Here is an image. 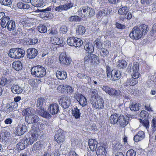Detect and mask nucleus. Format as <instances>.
<instances>
[{
	"label": "nucleus",
	"mask_w": 156,
	"mask_h": 156,
	"mask_svg": "<svg viewBox=\"0 0 156 156\" xmlns=\"http://www.w3.org/2000/svg\"><path fill=\"white\" fill-rule=\"evenodd\" d=\"M79 103L80 104L82 107L86 106L87 105V100L86 98L82 94H80V97L79 96Z\"/></svg>",
	"instance_id": "2f4dec72"
},
{
	"label": "nucleus",
	"mask_w": 156,
	"mask_h": 156,
	"mask_svg": "<svg viewBox=\"0 0 156 156\" xmlns=\"http://www.w3.org/2000/svg\"><path fill=\"white\" fill-rule=\"evenodd\" d=\"M123 146L122 144L120 143H116L115 145H114V150H115L116 151H119L120 150H122Z\"/></svg>",
	"instance_id": "4d7b16f0"
},
{
	"label": "nucleus",
	"mask_w": 156,
	"mask_h": 156,
	"mask_svg": "<svg viewBox=\"0 0 156 156\" xmlns=\"http://www.w3.org/2000/svg\"><path fill=\"white\" fill-rule=\"evenodd\" d=\"M102 90L106 93L111 96H114L118 98L121 93L120 91L116 90L113 88H110L107 85H104L102 87Z\"/></svg>",
	"instance_id": "39448f33"
},
{
	"label": "nucleus",
	"mask_w": 156,
	"mask_h": 156,
	"mask_svg": "<svg viewBox=\"0 0 156 156\" xmlns=\"http://www.w3.org/2000/svg\"><path fill=\"white\" fill-rule=\"evenodd\" d=\"M140 104L136 101H133L131 104L130 108L131 111H139L140 109Z\"/></svg>",
	"instance_id": "c85d7f7f"
},
{
	"label": "nucleus",
	"mask_w": 156,
	"mask_h": 156,
	"mask_svg": "<svg viewBox=\"0 0 156 156\" xmlns=\"http://www.w3.org/2000/svg\"><path fill=\"white\" fill-rule=\"evenodd\" d=\"M38 42V40L35 38H30L27 40V44L28 45H32L36 44Z\"/></svg>",
	"instance_id": "864d4df0"
},
{
	"label": "nucleus",
	"mask_w": 156,
	"mask_h": 156,
	"mask_svg": "<svg viewBox=\"0 0 156 156\" xmlns=\"http://www.w3.org/2000/svg\"><path fill=\"white\" fill-rule=\"evenodd\" d=\"M138 28L140 30L143 35H145L147 33L148 30V26L145 24L141 25L138 27Z\"/></svg>",
	"instance_id": "c03bdc74"
},
{
	"label": "nucleus",
	"mask_w": 156,
	"mask_h": 156,
	"mask_svg": "<svg viewBox=\"0 0 156 156\" xmlns=\"http://www.w3.org/2000/svg\"><path fill=\"white\" fill-rule=\"evenodd\" d=\"M51 10V8L50 7H48L47 8L43 9H38L37 10L38 12H41L40 14L41 16H43V17H46L47 18L51 19L53 17V14L49 12Z\"/></svg>",
	"instance_id": "1a4fd4ad"
},
{
	"label": "nucleus",
	"mask_w": 156,
	"mask_h": 156,
	"mask_svg": "<svg viewBox=\"0 0 156 156\" xmlns=\"http://www.w3.org/2000/svg\"><path fill=\"white\" fill-rule=\"evenodd\" d=\"M85 64L90 63L91 65H96L99 62L98 57L94 54H88L86 55L84 59Z\"/></svg>",
	"instance_id": "20e7f679"
},
{
	"label": "nucleus",
	"mask_w": 156,
	"mask_h": 156,
	"mask_svg": "<svg viewBox=\"0 0 156 156\" xmlns=\"http://www.w3.org/2000/svg\"><path fill=\"white\" fill-rule=\"evenodd\" d=\"M13 81V80L11 78L7 79L2 77L1 80H0V85L7 87L10 84H11Z\"/></svg>",
	"instance_id": "412c9836"
},
{
	"label": "nucleus",
	"mask_w": 156,
	"mask_h": 156,
	"mask_svg": "<svg viewBox=\"0 0 156 156\" xmlns=\"http://www.w3.org/2000/svg\"><path fill=\"white\" fill-rule=\"evenodd\" d=\"M113 69L112 70L111 67L108 66H106V72L107 74V77L110 78L112 74Z\"/></svg>",
	"instance_id": "09e8293b"
},
{
	"label": "nucleus",
	"mask_w": 156,
	"mask_h": 156,
	"mask_svg": "<svg viewBox=\"0 0 156 156\" xmlns=\"http://www.w3.org/2000/svg\"><path fill=\"white\" fill-rule=\"evenodd\" d=\"M148 112L145 110H142L140 114V118L145 120L148 117Z\"/></svg>",
	"instance_id": "5fc2aeb1"
},
{
	"label": "nucleus",
	"mask_w": 156,
	"mask_h": 156,
	"mask_svg": "<svg viewBox=\"0 0 156 156\" xmlns=\"http://www.w3.org/2000/svg\"><path fill=\"white\" fill-rule=\"evenodd\" d=\"M48 111L52 115L57 114L59 111V105L55 103L52 104L49 106Z\"/></svg>",
	"instance_id": "2eb2a0df"
},
{
	"label": "nucleus",
	"mask_w": 156,
	"mask_h": 156,
	"mask_svg": "<svg viewBox=\"0 0 156 156\" xmlns=\"http://www.w3.org/2000/svg\"><path fill=\"white\" fill-rule=\"evenodd\" d=\"M77 41L76 39L74 37H70L67 40L68 44L70 46H73L75 47H77Z\"/></svg>",
	"instance_id": "a878e982"
},
{
	"label": "nucleus",
	"mask_w": 156,
	"mask_h": 156,
	"mask_svg": "<svg viewBox=\"0 0 156 156\" xmlns=\"http://www.w3.org/2000/svg\"><path fill=\"white\" fill-rule=\"evenodd\" d=\"M30 2L33 5L38 7L41 6L43 2L42 0H31Z\"/></svg>",
	"instance_id": "79ce46f5"
},
{
	"label": "nucleus",
	"mask_w": 156,
	"mask_h": 156,
	"mask_svg": "<svg viewBox=\"0 0 156 156\" xmlns=\"http://www.w3.org/2000/svg\"><path fill=\"white\" fill-rule=\"evenodd\" d=\"M128 120L127 117L125 118L123 115H120L119 116V122L122 127H125L128 124Z\"/></svg>",
	"instance_id": "4be33fe9"
},
{
	"label": "nucleus",
	"mask_w": 156,
	"mask_h": 156,
	"mask_svg": "<svg viewBox=\"0 0 156 156\" xmlns=\"http://www.w3.org/2000/svg\"><path fill=\"white\" fill-rule=\"evenodd\" d=\"M156 33V23L154 24L153 26L152 29L150 32V34L151 36L155 35Z\"/></svg>",
	"instance_id": "e2e57ef3"
},
{
	"label": "nucleus",
	"mask_w": 156,
	"mask_h": 156,
	"mask_svg": "<svg viewBox=\"0 0 156 156\" xmlns=\"http://www.w3.org/2000/svg\"><path fill=\"white\" fill-rule=\"evenodd\" d=\"M119 116L117 114H113L110 117V123L114 124L119 122Z\"/></svg>",
	"instance_id": "cd10ccee"
},
{
	"label": "nucleus",
	"mask_w": 156,
	"mask_h": 156,
	"mask_svg": "<svg viewBox=\"0 0 156 156\" xmlns=\"http://www.w3.org/2000/svg\"><path fill=\"white\" fill-rule=\"evenodd\" d=\"M39 120V117L34 114H33L30 116H26L25 117V121L29 124L36 123Z\"/></svg>",
	"instance_id": "9d476101"
},
{
	"label": "nucleus",
	"mask_w": 156,
	"mask_h": 156,
	"mask_svg": "<svg viewBox=\"0 0 156 156\" xmlns=\"http://www.w3.org/2000/svg\"><path fill=\"white\" fill-rule=\"evenodd\" d=\"M12 34L14 35H16L19 34L23 35L22 29L20 27H18L17 29H15L12 31Z\"/></svg>",
	"instance_id": "49530a36"
},
{
	"label": "nucleus",
	"mask_w": 156,
	"mask_h": 156,
	"mask_svg": "<svg viewBox=\"0 0 156 156\" xmlns=\"http://www.w3.org/2000/svg\"><path fill=\"white\" fill-rule=\"evenodd\" d=\"M28 140L27 138H24L16 145V148L18 150L24 149L28 144Z\"/></svg>",
	"instance_id": "ddd939ff"
},
{
	"label": "nucleus",
	"mask_w": 156,
	"mask_h": 156,
	"mask_svg": "<svg viewBox=\"0 0 156 156\" xmlns=\"http://www.w3.org/2000/svg\"><path fill=\"white\" fill-rule=\"evenodd\" d=\"M86 31L85 28L82 26H80L79 27V34H83Z\"/></svg>",
	"instance_id": "680f3d73"
},
{
	"label": "nucleus",
	"mask_w": 156,
	"mask_h": 156,
	"mask_svg": "<svg viewBox=\"0 0 156 156\" xmlns=\"http://www.w3.org/2000/svg\"><path fill=\"white\" fill-rule=\"evenodd\" d=\"M94 14L95 11L93 8L86 6H82L79 10V15L83 18L91 17Z\"/></svg>",
	"instance_id": "f257e3e1"
},
{
	"label": "nucleus",
	"mask_w": 156,
	"mask_h": 156,
	"mask_svg": "<svg viewBox=\"0 0 156 156\" xmlns=\"http://www.w3.org/2000/svg\"><path fill=\"white\" fill-rule=\"evenodd\" d=\"M140 75V73L138 72V71H133L132 77L134 78H137V79L139 77Z\"/></svg>",
	"instance_id": "338daca9"
},
{
	"label": "nucleus",
	"mask_w": 156,
	"mask_h": 156,
	"mask_svg": "<svg viewBox=\"0 0 156 156\" xmlns=\"http://www.w3.org/2000/svg\"><path fill=\"white\" fill-rule=\"evenodd\" d=\"M100 56L104 58H107L109 55L108 51L105 48H102L99 50Z\"/></svg>",
	"instance_id": "7c9ffc66"
},
{
	"label": "nucleus",
	"mask_w": 156,
	"mask_h": 156,
	"mask_svg": "<svg viewBox=\"0 0 156 156\" xmlns=\"http://www.w3.org/2000/svg\"><path fill=\"white\" fill-rule=\"evenodd\" d=\"M45 102V100L44 98H40L37 100V110L44 108L43 105Z\"/></svg>",
	"instance_id": "393cba45"
},
{
	"label": "nucleus",
	"mask_w": 156,
	"mask_h": 156,
	"mask_svg": "<svg viewBox=\"0 0 156 156\" xmlns=\"http://www.w3.org/2000/svg\"><path fill=\"white\" fill-rule=\"evenodd\" d=\"M129 12V9L127 7L124 6L119 9L118 10V13L120 15L124 16H126Z\"/></svg>",
	"instance_id": "4c0bfd02"
},
{
	"label": "nucleus",
	"mask_w": 156,
	"mask_h": 156,
	"mask_svg": "<svg viewBox=\"0 0 156 156\" xmlns=\"http://www.w3.org/2000/svg\"><path fill=\"white\" fill-rule=\"evenodd\" d=\"M143 34L140 30L136 27H134L130 33L129 36L130 38L133 40H138L140 39Z\"/></svg>",
	"instance_id": "0eeeda50"
},
{
	"label": "nucleus",
	"mask_w": 156,
	"mask_h": 156,
	"mask_svg": "<svg viewBox=\"0 0 156 156\" xmlns=\"http://www.w3.org/2000/svg\"><path fill=\"white\" fill-rule=\"evenodd\" d=\"M8 55L11 58L19 59L24 56L25 51L21 48H12L9 50Z\"/></svg>",
	"instance_id": "7ed1b4c3"
},
{
	"label": "nucleus",
	"mask_w": 156,
	"mask_h": 156,
	"mask_svg": "<svg viewBox=\"0 0 156 156\" xmlns=\"http://www.w3.org/2000/svg\"><path fill=\"white\" fill-rule=\"evenodd\" d=\"M38 138V135L35 133H31V136L29 138L28 142L31 145L35 141H36Z\"/></svg>",
	"instance_id": "c9c22d12"
},
{
	"label": "nucleus",
	"mask_w": 156,
	"mask_h": 156,
	"mask_svg": "<svg viewBox=\"0 0 156 156\" xmlns=\"http://www.w3.org/2000/svg\"><path fill=\"white\" fill-rule=\"evenodd\" d=\"M116 27L119 29H123L125 28L126 26L119 23H116Z\"/></svg>",
	"instance_id": "69168bd1"
},
{
	"label": "nucleus",
	"mask_w": 156,
	"mask_h": 156,
	"mask_svg": "<svg viewBox=\"0 0 156 156\" xmlns=\"http://www.w3.org/2000/svg\"><path fill=\"white\" fill-rule=\"evenodd\" d=\"M40 115L45 118H50L51 115L48 112L44 110V108L38 110Z\"/></svg>",
	"instance_id": "ea45409f"
},
{
	"label": "nucleus",
	"mask_w": 156,
	"mask_h": 156,
	"mask_svg": "<svg viewBox=\"0 0 156 156\" xmlns=\"http://www.w3.org/2000/svg\"><path fill=\"white\" fill-rule=\"evenodd\" d=\"M136 151L133 149L128 150L126 153V156H136Z\"/></svg>",
	"instance_id": "052dcab7"
},
{
	"label": "nucleus",
	"mask_w": 156,
	"mask_h": 156,
	"mask_svg": "<svg viewBox=\"0 0 156 156\" xmlns=\"http://www.w3.org/2000/svg\"><path fill=\"white\" fill-rule=\"evenodd\" d=\"M104 103L103 99L101 97L95 100H93L92 103V107L97 110L102 109L104 107Z\"/></svg>",
	"instance_id": "6e6552de"
},
{
	"label": "nucleus",
	"mask_w": 156,
	"mask_h": 156,
	"mask_svg": "<svg viewBox=\"0 0 156 156\" xmlns=\"http://www.w3.org/2000/svg\"><path fill=\"white\" fill-rule=\"evenodd\" d=\"M88 143L90 150L92 151H95L97 148L98 144L96 140L92 139H89Z\"/></svg>",
	"instance_id": "aec40b11"
},
{
	"label": "nucleus",
	"mask_w": 156,
	"mask_h": 156,
	"mask_svg": "<svg viewBox=\"0 0 156 156\" xmlns=\"http://www.w3.org/2000/svg\"><path fill=\"white\" fill-rule=\"evenodd\" d=\"M138 80L137 78L132 77L130 79H127L126 82V85L133 86H134L138 83Z\"/></svg>",
	"instance_id": "bb28decb"
},
{
	"label": "nucleus",
	"mask_w": 156,
	"mask_h": 156,
	"mask_svg": "<svg viewBox=\"0 0 156 156\" xmlns=\"http://www.w3.org/2000/svg\"><path fill=\"white\" fill-rule=\"evenodd\" d=\"M121 73L120 72L116 69H113L110 79L113 81L119 80L120 78Z\"/></svg>",
	"instance_id": "6ab92c4d"
},
{
	"label": "nucleus",
	"mask_w": 156,
	"mask_h": 156,
	"mask_svg": "<svg viewBox=\"0 0 156 156\" xmlns=\"http://www.w3.org/2000/svg\"><path fill=\"white\" fill-rule=\"evenodd\" d=\"M84 47L85 49L88 53L91 54L94 52V47L91 44L87 43Z\"/></svg>",
	"instance_id": "c756f323"
},
{
	"label": "nucleus",
	"mask_w": 156,
	"mask_h": 156,
	"mask_svg": "<svg viewBox=\"0 0 156 156\" xmlns=\"http://www.w3.org/2000/svg\"><path fill=\"white\" fill-rule=\"evenodd\" d=\"M91 98L93 100L97 99L101 97L99 96L98 91L94 89H92L91 91Z\"/></svg>",
	"instance_id": "a19ab883"
},
{
	"label": "nucleus",
	"mask_w": 156,
	"mask_h": 156,
	"mask_svg": "<svg viewBox=\"0 0 156 156\" xmlns=\"http://www.w3.org/2000/svg\"><path fill=\"white\" fill-rule=\"evenodd\" d=\"M28 58L30 59L35 58L37 55L38 52L37 50L34 48H31L28 49L27 50Z\"/></svg>",
	"instance_id": "dca6fc26"
},
{
	"label": "nucleus",
	"mask_w": 156,
	"mask_h": 156,
	"mask_svg": "<svg viewBox=\"0 0 156 156\" xmlns=\"http://www.w3.org/2000/svg\"><path fill=\"white\" fill-rule=\"evenodd\" d=\"M27 131V128L26 125L20 124L17 127L15 133L16 135L20 136L23 134Z\"/></svg>",
	"instance_id": "f8f14e48"
},
{
	"label": "nucleus",
	"mask_w": 156,
	"mask_h": 156,
	"mask_svg": "<svg viewBox=\"0 0 156 156\" xmlns=\"http://www.w3.org/2000/svg\"><path fill=\"white\" fill-rule=\"evenodd\" d=\"M70 21H77L78 20V16H71L69 19Z\"/></svg>",
	"instance_id": "774afa93"
},
{
	"label": "nucleus",
	"mask_w": 156,
	"mask_h": 156,
	"mask_svg": "<svg viewBox=\"0 0 156 156\" xmlns=\"http://www.w3.org/2000/svg\"><path fill=\"white\" fill-rule=\"evenodd\" d=\"M0 3L2 5L7 6L11 4L12 1L11 0H0Z\"/></svg>",
	"instance_id": "bf43d9fd"
},
{
	"label": "nucleus",
	"mask_w": 156,
	"mask_h": 156,
	"mask_svg": "<svg viewBox=\"0 0 156 156\" xmlns=\"http://www.w3.org/2000/svg\"><path fill=\"white\" fill-rule=\"evenodd\" d=\"M72 115L76 119H78V108L77 106L72 108Z\"/></svg>",
	"instance_id": "de8ad7c7"
},
{
	"label": "nucleus",
	"mask_w": 156,
	"mask_h": 156,
	"mask_svg": "<svg viewBox=\"0 0 156 156\" xmlns=\"http://www.w3.org/2000/svg\"><path fill=\"white\" fill-rule=\"evenodd\" d=\"M11 89L13 93L17 94L21 93L23 91V89L21 88L16 85L12 86Z\"/></svg>",
	"instance_id": "72a5a7b5"
},
{
	"label": "nucleus",
	"mask_w": 156,
	"mask_h": 156,
	"mask_svg": "<svg viewBox=\"0 0 156 156\" xmlns=\"http://www.w3.org/2000/svg\"><path fill=\"white\" fill-rule=\"evenodd\" d=\"M126 66L127 62L123 59L119 60L117 63V67L119 69L125 68Z\"/></svg>",
	"instance_id": "e433bc0d"
},
{
	"label": "nucleus",
	"mask_w": 156,
	"mask_h": 156,
	"mask_svg": "<svg viewBox=\"0 0 156 156\" xmlns=\"http://www.w3.org/2000/svg\"><path fill=\"white\" fill-rule=\"evenodd\" d=\"M43 142L39 141L36 142L33 145L32 151L37 152L41 150L43 146Z\"/></svg>",
	"instance_id": "b1692460"
},
{
	"label": "nucleus",
	"mask_w": 156,
	"mask_h": 156,
	"mask_svg": "<svg viewBox=\"0 0 156 156\" xmlns=\"http://www.w3.org/2000/svg\"><path fill=\"white\" fill-rule=\"evenodd\" d=\"M56 76L60 80H64L67 77L66 73L64 71H57L56 73Z\"/></svg>",
	"instance_id": "473e14b6"
},
{
	"label": "nucleus",
	"mask_w": 156,
	"mask_h": 156,
	"mask_svg": "<svg viewBox=\"0 0 156 156\" xmlns=\"http://www.w3.org/2000/svg\"><path fill=\"white\" fill-rule=\"evenodd\" d=\"M140 122L141 124L146 128L149 127V122L148 121L140 119Z\"/></svg>",
	"instance_id": "13d9d810"
},
{
	"label": "nucleus",
	"mask_w": 156,
	"mask_h": 156,
	"mask_svg": "<svg viewBox=\"0 0 156 156\" xmlns=\"http://www.w3.org/2000/svg\"><path fill=\"white\" fill-rule=\"evenodd\" d=\"M22 114L24 116H30L33 114L32 112V110L30 108H27L23 110L22 112Z\"/></svg>",
	"instance_id": "a18cd8bd"
},
{
	"label": "nucleus",
	"mask_w": 156,
	"mask_h": 156,
	"mask_svg": "<svg viewBox=\"0 0 156 156\" xmlns=\"http://www.w3.org/2000/svg\"><path fill=\"white\" fill-rule=\"evenodd\" d=\"M106 146H100L98 147L96 151L98 156H105L107 153Z\"/></svg>",
	"instance_id": "f3484780"
},
{
	"label": "nucleus",
	"mask_w": 156,
	"mask_h": 156,
	"mask_svg": "<svg viewBox=\"0 0 156 156\" xmlns=\"http://www.w3.org/2000/svg\"><path fill=\"white\" fill-rule=\"evenodd\" d=\"M59 60L60 62L66 65H69L71 62V60L69 57H67L64 52L61 53L59 56Z\"/></svg>",
	"instance_id": "9b49d317"
},
{
	"label": "nucleus",
	"mask_w": 156,
	"mask_h": 156,
	"mask_svg": "<svg viewBox=\"0 0 156 156\" xmlns=\"http://www.w3.org/2000/svg\"><path fill=\"white\" fill-rule=\"evenodd\" d=\"M132 69L133 71H138L139 69V65L138 63L136 62L133 64Z\"/></svg>",
	"instance_id": "0e129e2a"
},
{
	"label": "nucleus",
	"mask_w": 156,
	"mask_h": 156,
	"mask_svg": "<svg viewBox=\"0 0 156 156\" xmlns=\"http://www.w3.org/2000/svg\"><path fill=\"white\" fill-rule=\"evenodd\" d=\"M11 136L10 133L7 131L2 132L0 134V140L5 145H9Z\"/></svg>",
	"instance_id": "423d86ee"
},
{
	"label": "nucleus",
	"mask_w": 156,
	"mask_h": 156,
	"mask_svg": "<svg viewBox=\"0 0 156 156\" xmlns=\"http://www.w3.org/2000/svg\"><path fill=\"white\" fill-rule=\"evenodd\" d=\"M8 30L10 31L13 30L16 27V24L15 22L12 20H11L9 22H8L6 23V26Z\"/></svg>",
	"instance_id": "f704fd0d"
},
{
	"label": "nucleus",
	"mask_w": 156,
	"mask_h": 156,
	"mask_svg": "<svg viewBox=\"0 0 156 156\" xmlns=\"http://www.w3.org/2000/svg\"><path fill=\"white\" fill-rule=\"evenodd\" d=\"M12 67L16 71H19L22 69V64L20 61L14 62L12 64Z\"/></svg>",
	"instance_id": "58836bf2"
},
{
	"label": "nucleus",
	"mask_w": 156,
	"mask_h": 156,
	"mask_svg": "<svg viewBox=\"0 0 156 156\" xmlns=\"http://www.w3.org/2000/svg\"><path fill=\"white\" fill-rule=\"evenodd\" d=\"M37 30L39 32L41 33H44L47 31V27L42 24L38 26Z\"/></svg>",
	"instance_id": "8fccbe9b"
},
{
	"label": "nucleus",
	"mask_w": 156,
	"mask_h": 156,
	"mask_svg": "<svg viewBox=\"0 0 156 156\" xmlns=\"http://www.w3.org/2000/svg\"><path fill=\"white\" fill-rule=\"evenodd\" d=\"M94 42L95 44L96 47L97 48H100L102 47V43L100 39L97 38Z\"/></svg>",
	"instance_id": "6e6d98bb"
},
{
	"label": "nucleus",
	"mask_w": 156,
	"mask_h": 156,
	"mask_svg": "<svg viewBox=\"0 0 156 156\" xmlns=\"http://www.w3.org/2000/svg\"><path fill=\"white\" fill-rule=\"evenodd\" d=\"M67 85H61L58 86L57 89L59 92L64 93L66 92V87Z\"/></svg>",
	"instance_id": "3c124183"
},
{
	"label": "nucleus",
	"mask_w": 156,
	"mask_h": 156,
	"mask_svg": "<svg viewBox=\"0 0 156 156\" xmlns=\"http://www.w3.org/2000/svg\"><path fill=\"white\" fill-rule=\"evenodd\" d=\"M106 11L105 9L99 11L96 14V17L97 18L100 19L102 16L105 15Z\"/></svg>",
	"instance_id": "603ef678"
},
{
	"label": "nucleus",
	"mask_w": 156,
	"mask_h": 156,
	"mask_svg": "<svg viewBox=\"0 0 156 156\" xmlns=\"http://www.w3.org/2000/svg\"><path fill=\"white\" fill-rule=\"evenodd\" d=\"M145 138L144 132L140 130L134 136L133 140L136 142H138L143 140Z\"/></svg>",
	"instance_id": "a211bd4d"
},
{
	"label": "nucleus",
	"mask_w": 156,
	"mask_h": 156,
	"mask_svg": "<svg viewBox=\"0 0 156 156\" xmlns=\"http://www.w3.org/2000/svg\"><path fill=\"white\" fill-rule=\"evenodd\" d=\"M61 102V105L65 109H66L69 107L71 103L70 100L67 96H64L60 99Z\"/></svg>",
	"instance_id": "4468645a"
},
{
	"label": "nucleus",
	"mask_w": 156,
	"mask_h": 156,
	"mask_svg": "<svg viewBox=\"0 0 156 156\" xmlns=\"http://www.w3.org/2000/svg\"><path fill=\"white\" fill-rule=\"evenodd\" d=\"M65 136L62 132H60L56 134L54 136V139L59 144L63 142L64 140Z\"/></svg>",
	"instance_id": "5701e85b"
},
{
	"label": "nucleus",
	"mask_w": 156,
	"mask_h": 156,
	"mask_svg": "<svg viewBox=\"0 0 156 156\" xmlns=\"http://www.w3.org/2000/svg\"><path fill=\"white\" fill-rule=\"evenodd\" d=\"M31 74L34 77L41 78L44 77L46 74L45 68L40 65L33 67L31 70Z\"/></svg>",
	"instance_id": "f03ea898"
},
{
	"label": "nucleus",
	"mask_w": 156,
	"mask_h": 156,
	"mask_svg": "<svg viewBox=\"0 0 156 156\" xmlns=\"http://www.w3.org/2000/svg\"><path fill=\"white\" fill-rule=\"evenodd\" d=\"M10 21V18L9 16H5L2 19L1 22L2 27L3 28H5L6 27L7 23Z\"/></svg>",
	"instance_id": "37998d69"
}]
</instances>
